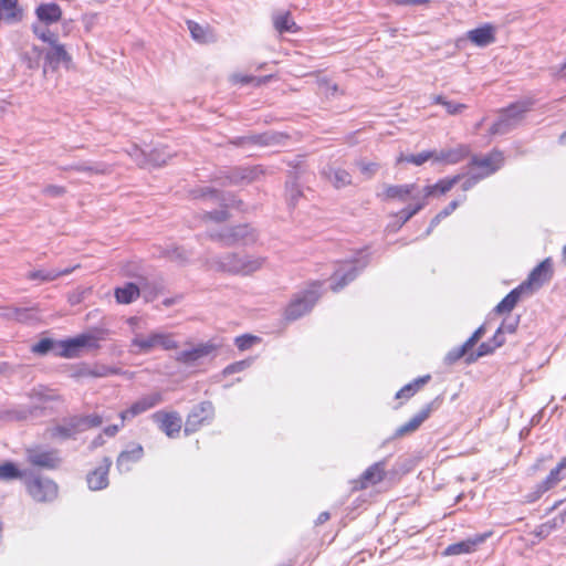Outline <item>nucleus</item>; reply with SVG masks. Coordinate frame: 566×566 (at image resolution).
Listing matches in <instances>:
<instances>
[{"mask_svg":"<svg viewBox=\"0 0 566 566\" xmlns=\"http://www.w3.org/2000/svg\"><path fill=\"white\" fill-rule=\"evenodd\" d=\"M357 166L360 172L368 179L371 178L379 168V165L377 163L358 161Z\"/></svg>","mask_w":566,"mask_h":566,"instance_id":"nucleus-59","label":"nucleus"},{"mask_svg":"<svg viewBox=\"0 0 566 566\" xmlns=\"http://www.w3.org/2000/svg\"><path fill=\"white\" fill-rule=\"evenodd\" d=\"M462 177H463V175H455L452 177H447V178L440 179L434 185H429V186L423 187L422 190H420L421 199H423L426 201L431 196L447 193L462 179Z\"/></svg>","mask_w":566,"mask_h":566,"instance_id":"nucleus-27","label":"nucleus"},{"mask_svg":"<svg viewBox=\"0 0 566 566\" xmlns=\"http://www.w3.org/2000/svg\"><path fill=\"white\" fill-rule=\"evenodd\" d=\"M531 102H516L503 108L499 119L490 127L492 135H505L513 130L523 119V115L530 111Z\"/></svg>","mask_w":566,"mask_h":566,"instance_id":"nucleus-4","label":"nucleus"},{"mask_svg":"<svg viewBox=\"0 0 566 566\" xmlns=\"http://www.w3.org/2000/svg\"><path fill=\"white\" fill-rule=\"evenodd\" d=\"M503 156L501 151L494 150L491 154L479 157L476 155L472 156L470 166H474L481 168L482 171L478 172L479 175H485L489 177L494 174L502 165Z\"/></svg>","mask_w":566,"mask_h":566,"instance_id":"nucleus-20","label":"nucleus"},{"mask_svg":"<svg viewBox=\"0 0 566 566\" xmlns=\"http://www.w3.org/2000/svg\"><path fill=\"white\" fill-rule=\"evenodd\" d=\"M468 39L480 48H485L495 42V28L486 23L467 33Z\"/></svg>","mask_w":566,"mask_h":566,"instance_id":"nucleus-28","label":"nucleus"},{"mask_svg":"<svg viewBox=\"0 0 566 566\" xmlns=\"http://www.w3.org/2000/svg\"><path fill=\"white\" fill-rule=\"evenodd\" d=\"M427 205V201L423 199H419L418 202L413 206H408L401 209L397 213V218L399 219V226L401 227L406 222H408L415 214H417L420 210H422Z\"/></svg>","mask_w":566,"mask_h":566,"instance_id":"nucleus-43","label":"nucleus"},{"mask_svg":"<svg viewBox=\"0 0 566 566\" xmlns=\"http://www.w3.org/2000/svg\"><path fill=\"white\" fill-rule=\"evenodd\" d=\"M128 154L139 167H148V153L144 151L143 149L135 145L132 147Z\"/></svg>","mask_w":566,"mask_h":566,"instance_id":"nucleus-52","label":"nucleus"},{"mask_svg":"<svg viewBox=\"0 0 566 566\" xmlns=\"http://www.w3.org/2000/svg\"><path fill=\"white\" fill-rule=\"evenodd\" d=\"M367 265L366 260H352L345 261L340 264V266L334 272L332 280L333 284L331 285L334 292H338L344 289L349 282L355 280L357 274Z\"/></svg>","mask_w":566,"mask_h":566,"instance_id":"nucleus-11","label":"nucleus"},{"mask_svg":"<svg viewBox=\"0 0 566 566\" xmlns=\"http://www.w3.org/2000/svg\"><path fill=\"white\" fill-rule=\"evenodd\" d=\"M470 349L471 348L467 347V344L463 343L460 347L451 349L446 355L444 360H446L447 364L452 365L455 361H458L460 358L464 357Z\"/></svg>","mask_w":566,"mask_h":566,"instance_id":"nucleus-54","label":"nucleus"},{"mask_svg":"<svg viewBox=\"0 0 566 566\" xmlns=\"http://www.w3.org/2000/svg\"><path fill=\"white\" fill-rule=\"evenodd\" d=\"M264 262L265 259L261 256L227 253L224 255L209 258L206 264L209 269L214 271L248 275L260 270Z\"/></svg>","mask_w":566,"mask_h":566,"instance_id":"nucleus-2","label":"nucleus"},{"mask_svg":"<svg viewBox=\"0 0 566 566\" xmlns=\"http://www.w3.org/2000/svg\"><path fill=\"white\" fill-rule=\"evenodd\" d=\"M2 315L8 319H14L19 323H28L34 318L31 308L18 306L7 307Z\"/></svg>","mask_w":566,"mask_h":566,"instance_id":"nucleus-40","label":"nucleus"},{"mask_svg":"<svg viewBox=\"0 0 566 566\" xmlns=\"http://www.w3.org/2000/svg\"><path fill=\"white\" fill-rule=\"evenodd\" d=\"M524 294H527V292L520 284L506 294V296L495 306L494 312L497 314L510 313Z\"/></svg>","mask_w":566,"mask_h":566,"instance_id":"nucleus-34","label":"nucleus"},{"mask_svg":"<svg viewBox=\"0 0 566 566\" xmlns=\"http://www.w3.org/2000/svg\"><path fill=\"white\" fill-rule=\"evenodd\" d=\"M106 336L107 331L105 328H93L88 333H82L62 340L45 337L33 344L31 352L40 356L52 353L56 357L76 358L80 357L84 348L99 349V342L106 339Z\"/></svg>","mask_w":566,"mask_h":566,"instance_id":"nucleus-1","label":"nucleus"},{"mask_svg":"<svg viewBox=\"0 0 566 566\" xmlns=\"http://www.w3.org/2000/svg\"><path fill=\"white\" fill-rule=\"evenodd\" d=\"M187 24L193 40L200 43H206L208 41L207 32L203 27L191 20H189Z\"/></svg>","mask_w":566,"mask_h":566,"instance_id":"nucleus-50","label":"nucleus"},{"mask_svg":"<svg viewBox=\"0 0 566 566\" xmlns=\"http://www.w3.org/2000/svg\"><path fill=\"white\" fill-rule=\"evenodd\" d=\"M132 347L138 348V353L148 354L154 348H163L165 350L178 348V343L174 335L167 333H150L147 336L136 335L132 339Z\"/></svg>","mask_w":566,"mask_h":566,"instance_id":"nucleus-8","label":"nucleus"},{"mask_svg":"<svg viewBox=\"0 0 566 566\" xmlns=\"http://www.w3.org/2000/svg\"><path fill=\"white\" fill-rule=\"evenodd\" d=\"M251 363H252L251 359H243V360L232 363V364L228 365L222 370V374L224 376H229V375H233L237 373H241V371L245 370L247 368H249L251 366Z\"/></svg>","mask_w":566,"mask_h":566,"instance_id":"nucleus-55","label":"nucleus"},{"mask_svg":"<svg viewBox=\"0 0 566 566\" xmlns=\"http://www.w3.org/2000/svg\"><path fill=\"white\" fill-rule=\"evenodd\" d=\"M264 175L261 165L238 166L220 171L218 179L221 186H237L242 184H251Z\"/></svg>","mask_w":566,"mask_h":566,"instance_id":"nucleus-7","label":"nucleus"},{"mask_svg":"<svg viewBox=\"0 0 566 566\" xmlns=\"http://www.w3.org/2000/svg\"><path fill=\"white\" fill-rule=\"evenodd\" d=\"M491 535V532L483 533V534H475L472 537H469L464 541L450 544L444 551V556H455V555H462V554H470L473 553L476 547L484 543Z\"/></svg>","mask_w":566,"mask_h":566,"instance_id":"nucleus-16","label":"nucleus"},{"mask_svg":"<svg viewBox=\"0 0 566 566\" xmlns=\"http://www.w3.org/2000/svg\"><path fill=\"white\" fill-rule=\"evenodd\" d=\"M484 333H485V327H484V325H481L472 334V336L464 342L467 344V347L472 348L479 342V339L484 335Z\"/></svg>","mask_w":566,"mask_h":566,"instance_id":"nucleus-63","label":"nucleus"},{"mask_svg":"<svg viewBox=\"0 0 566 566\" xmlns=\"http://www.w3.org/2000/svg\"><path fill=\"white\" fill-rule=\"evenodd\" d=\"M73 269L66 268L63 270L51 269V270H34L28 273V279L32 281H41V282H50L55 279L67 275L72 272Z\"/></svg>","mask_w":566,"mask_h":566,"instance_id":"nucleus-36","label":"nucleus"},{"mask_svg":"<svg viewBox=\"0 0 566 566\" xmlns=\"http://www.w3.org/2000/svg\"><path fill=\"white\" fill-rule=\"evenodd\" d=\"M35 14L41 22L52 24L61 20L62 10L57 3H42L36 8Z\"/></svg>","mask_w":566,"mask_h":566,"instance_id":"nucleus-33","label":"nucleus"},{"mask_svg":"<svg viewBox=\"0 0 566 566\" xmlns=\"http://www.w3.org/2000/svg\"><path fill=\"white\" fill-rule=\"evenodd\" d=\"M520 323V316H510L503 319L502 324L500 325V329L509 334L515 333L517 326Z\"/></svg>","mask_w":566,"mask_h":566,"instance_id":"nucleus-58","label":"nucleus"},{"mask_svg":"<svg viewBox=\"0 0 566 566\" xmlns=\"http://www.w3.org/2000/svg\"><path fill=\"white\" fill-rule=\"evenodd\" d=\"M495 349L496 348L493 347L492 342H490V340L483 342L478 347L476 354H470L469 356H467L465 361L467 363H472V361H474L479 357L492 354Z\"/></svg>","mask_w":566,"mask_h":566,"instance_id":"nucleus-53","label":"nucleus"},{"mask_svg":"<svg viewBox=\"0 0 566 566\" xmlns=\"http://www.w3.org/2000/svg\"><path fill=\"white\" fill-rule=\"evenodd\" d=\"M66 169L75 170L80 172H87L90 175L93 174H104L106 170L105 165H88V164H77V165H71Z\"/></svg>","mask_w":566,"mask_h":566,"instance_id":"nucleus-49","label":"nucleus"},{"mask_svg":"<svg viewBox=\"0 0 566 566\" xmlns=\"http://www.w3.org/2000/svg\"><path fill=\"white\" fill-rule=\"evenodd\" d=\"M485 175H479L478 172L472 174L470 177H468L463 184H462V190L468 191L471 188H473L480 180L484 179Z\"/></svg>","mask_w":566,"mask_h":566,"instance_id":"nucleus-62","label":"nucleus"},{"mask_svg":"<svg viewBox=\"0 0 566 566\" xmlns=\"http://www.w3.org/2000/svg\"><path fill=\"white\" fill-rule=\"evenodd\" d=\"M151 419L169 438H175L180 432L182 420L177 411L159 410L151 415Z\"/></svg>","mask_w":566,"mask_h":566,"instance_id":"nucleus-15","label":"nucleus"},{"mask_svg":"<svg viewBox=\"0 0 566 566\" xmlns=\"http://www.w3.org/2000/svg\"><path fill=\"white\" fill-rule=\"evenodd\" d=\"M210 238L228 247L235 244L248 245L256 241L258 234L249 224H239L227 228L220 232L210 233Z\"/></svg>","mask_w":566,"mask_h":566,"instance_id":"nucleus-6","label":"nucleus"},{"mask_svg":"<svg viewBox=\"0 0 566 566\" xmlns=\"http://www.w3.org/2000/svg\"><path fill=\"white\" fill-rule=\"evenodd\" d=\"M144 455V448L139 443H132L122 451L116 460V468L120 473L130 471L132 464L138 462Z\"/></svg>","mask_w":566,"mask_h":566,"instance_id":"nucleus-22","label":"nucleus"},{"mask_svg":"<svg viewBox=\"0 0 566 566\" xmlns=\"http://www.w3.org/2000/svg\"><path fill=\"white\" fill-rule=\"evenodd\" d=\"M205 217L216 222H223L228 220L230 216L227 209H221L206 212Z\"/></svg>","mask_w":566,"mask_h":566,"instance_id":"nucleus-61","label":"nucleus"},{"mask_svg":"<svg viewBox=\"0 0 566 566\" xmlns=\"http://www.w3.org/2000/svg\"><path fill=\"white\" fill-rule=\"evenodd\" d=\"M217 349V346L212 343L199 344L191 349L181 350L177 353L176 360L181 364L190 365L196 363L197 360L209 356Z\"/></svg>","mask_w":566,"mask_h":566,"instance_id":"nucleus-23","label":"nucleus"},{"mask_svg":"<svg viewBox=\"0 0 566 566\" xmlns=\"http://www.w3.org/2000/svg\"><path fill=\"white\" fill-rule=\"evenodd\" d=\"M191 195L195 199L210 198V199L219 200L221 193L217 189H213L210 187H201V188L192 190Z\"/></svg>","mask_w":566,"mask_h":566,"instance_id":"nucleus-51","label":"nucleus"},{"mask_svg":"<svg viewBox=\"0 0 566 566\" xmlns=\"http://www.w3.org/2000/svg\"><path fill=\"white\" fill-rule=\"evenodd\" d=\"M24 484L30 496L36 502H49L56 497L57 485L50 479L33 473L25 475Z\"/></svg>","mask_w":566,"mask_h":566,"instance_id":"nucleus-9","label":"nucleus"},{"mask_svg":"<svg viewBox=\"0 0 566 566\" xmlns=\"http://www.w3.org/2000/svg\"><path fill=\"white\" fill-rule=\"evenodd\" d=\"M66 192L65 187L57 185H48L42 189V193L51 198H60Z\"/></svg>","mask_w":566,"mask_h":566,"instance_id":"nucleus-60","label":"nucleus"},{"mask_svg":"<svg viewBox=\"0 0 566 566\" xmlns=\"http://www.w3.org/2000/svg\"><path fill=\"white\" fill-rule=\"evenodd\" d=\"M139 294V287L133 282H127L123 286L116 287L114 291L116 302L119 304H130Z\"/></svg>","mask_w":566,"mask_h":566,"instance_id":"nucleus-35","label":"nucleus"},{"mask_svg":"<svg viewBox=\"0 0 566 566\" xmlns=\"http://www.w3.org/2000/svg\"><path fill=\"white\" fill-rule=\"evenodd\" d=\"M285 195H286V200H287L289 206L295 207L298 199L303 196V192H302L298 184L294 180L291 182H286Z\"/></svg>","mask_w":566,"mask_h":566,"instance_id":"nucleus-45","label":"nucleus"},{"mask_svg":"<svg viewBox=\"0 0 566 566\" xmlns=\"http://www.w3.org/2000/svg\"><path fill=\"white\" fill-rule=\"evenodd\" d=\"M566 475V455L552 469L548 475L538 484V493H545L546 491L556 486Z\"/></svg>","mask_w":566,"mask_h":566,"instance_id":"nucleus-29","label":"nucleus"},{"mask_svg":"<svg viewBox=\"0 0 566 566\" xmlns=\"http://www.w3.org/2000/svg\"><path fill=\"white\" fill-rule=\"evenodd\" d=\"M44 415V408L40 406H19L12 409L1 410L0 420H27Z\"/></svg>","mask_w":566,"mask_h":566,"instance_id":"nucleus-21","label":"nucleus"},{"mask_svg":"<svg viewBox=\"0 0 566 566\" xmlns=\"http://www.w3.org/2000/svg\"><path fill=\"white\" fill-rule=\"evenodd\" d=\"M273 23H274V28L280 33H284V32L296 33L298 31V27L292 20L290 12H284V13L275 15L273 19Z\"/></svg>","mask_w":566,"mask_h":566,"instance_id":"nucleus-39","label":"nucleus"},{"mask_svg":"<svg viewBox=\"0 0 566 566\" xmlns=\"http://www.w3.org/2000/svg\"><path fill=\"white\" fill-rule=\"evenodd\" d=\"M120 369L112 366L106 365H95L91 366V375L95 378H103L108 377L112 375H119Z\"/></svg>","mask_w":566,"mask_h":566,"instance_id":"nucleus-48","label":"nucleus"},{"mask_svg":"<svg viewBox=\"0 0 566 566\" xmlns=\"http://www.w3.org/2000/svg\"><path fill=\"white\" fill-rule=\"evenodd\" d=\"M112 460L108 457L103 458L102 464L86 475V482L92 491H99L108 486V472Z\"/></svg>","mask_w":566,"mask_h":566,"instance_id":"nucleus-19","label":"nucleus"},{"mask_svg":"<svg viewBox=\"0 0 566 566\" xmlns=\"http://www.w3.org/2000/svg\"><path fill=\"white\" fill-rule=\"evenodd\" d=\"M434 103L444 106L450 115L459 114L465 108L464 104L448 101L446 97L441 95L434 97Z\"/></svg>","mask_w":566,"mask_h":566,"instance_id":"nucleus-47","label":"nucleus"},{"mask_svg":"<svg viewBox=\"0 0 566 566\" xmlns=\"http://www.w3.org/2000/svg\"><path fill=\"white\" fill-rule=\"evenodd\" d=\"M385 467L386 462L379 461L367 468L366 471L361 474L360 488L366 489L382 481L385 476Z\"/></svg>","mask_w":566,"mask_h":566,"instance_id":"nucleus-30","label":"nucleus"},{"mask_svg":"<svg viewBox=\"0 0 566 566\" xmlns=\"http://www.w3.org/2000/svg\"><path fill=\"white\" fill-rule=\"evenodd\" d=\"M74 377H92L91 375V366L86 364H81L76 367L73 373Z\"/></svg>","mask_w":566,"mask_h":566,"instance_id":"nucleus-64","label":"nucleus"},{"mask_svg":"<svg viewBox=\"0 0 566 566\" xmlns=\"http://www.w3.org/2000/svg\"><path fill=\"white\" fill-rule=\"evenodd\" d=\"M440 397L424 405L409 421L398 427L394 438H401L417 431L420 426L430 417V415L440 407Z\"/></svg>","mask_w":566,"mask_h":566,"instance_id":"nucleus-12","label":"nucleus"},{"mask_svg":"<svg viewBox=\"0 0 566 566\" xmlns=\"http://www.w3.org/2000/svg\"><path fill=\"white\" fill-rule=\"evenodd\" d=\"M470 149L465 145H459L455 148L441 150L440 153H436L434 161L437 163H446L449 165H454L460 163L467 156H469Z\"/></svg>","mask_w":566,"mask_h":566,"instance_id":"nucleus-31","label":"nucleus"},{"mask_svg":"<svg viewBox=\"0 0 566 566\" xmlns=\"http://www.w3.org/2000/svg\"><path fill=\"white\" fill-rule=\"evenodd\" d=\"M172 157L168 147H155L148 153V167H161Z\"/></svg>","mask_w":566,"mask_h":566,"instance_id":"nucleus-38","label":"nucleus"},{"mask_svg":"<svg viewBox=\"0 0 566 566\" xmlns=\"http://www.w3.org/2000/svg\"><path fill=\"white\" fill-rule=\"evenodd\" d=\"M23 19V9L18 0H0V23L17 24Z\"/></svg>","mask_w":566,"mask_h":566,"instance_id":"nucleus-25","label":"nucleus"},{"mask_svg":"<svg viewBox=\"0 0 566 566\" xmlns=\"http://www.w3.org/2000/svg\"><path fill=\"white\" fill-rule=\"evenodd\" d=\"M319 286L321 283L316 282L310 290L296 294L285 308V318L289 321H295L308 313L319 298Z\"/></svg>","mask_w":566,"mask_h":566,"instance_id":"nucleus-5","label":"nucleus"},{"mask_svg":"<svg viewBox=\"0 0 566 566\" xmlns=\"http://www.w3.org/2000/svg\"><path fill=\"white\" fill-rule=\"evenodd\" d=\"M44 60L45 66H49L52 70H56L62 64L69 67L72 61L71 55L66 52L64 45L57 43V41L51 44L50 50L45 53Z\"/></svg>","mask_w":566,"mask_h":566,"instance_id":"nucleus-26","label":"nucleus"},{"mask_svg":"<svg viewBox=\"0 0 566 566\" xmlns=\"http://www.w3.org/2000/svg\"><path fill=\"white\" fill-rule=\"evenodd\" d=\"M258 340L259 337L245 334L235 337L234 344L240 350H247Z\"/></svg>","mask_w":566,"mask_h":566,"instance_id":"nucleus-56","label":"nucleus"},{"mask_svg":"<svg viewBox=\"0 0 566 566\" xmlns=\"http://www.w3.org/2000/svg\"><path fill=\"white\" fill-rule=\"evenodd\" d=\"M27 457L32 465L45 469H55L61 462L56 450L28 449Z\"/></svg>","mask_w":566,"mask_h":566,"instance_id":"nucleus-18","label":"nucleus"},{"mask_svg":"<svg viewBox=\"0 0 566 566\" xmlns=\"http://www.w3.org/2000/svg\"><path fill=\"white\" fill-rule=\"evenodd\" d=\"M322 175L337 189L352 184L350 174L342 168L327 167L322 170Z\"/></svg>","mask_w":566,"mask_h":566,"instance_id":"nucleus-32","label":"nucleus"},{"mask_svg":"<svg viewBox=\"0 0 566 566\" xmlns=\"http://www.w3.org/2000/svg\"><path fill=\"white\" fill-rule=\"evenodd\" d=\"M552 276L553 263L552 260L547 258L531 271L526 281H524L521 285L527 292V294H533L534 291L549 282Z\"/></svg>","mask_w":566,"mask_h":566,"instance_id":"nucleus-13","label":"nucleus"},{"mask_svg":"<svg viewBox=\"0 0 566 566\" xmlns=\"http://www.w3.org/2000/svg\"><path fill=\"white\" fill-rule=\"evenodd\" d=\"M163 401V395L160 392H153L150 395L144 396L134 402L128 409L120 412V418L123 421L127 419H132L154 407L159 405Z\"/></svg>","mask_w":566,"mask_h":566,"instance_id":"nucleus-17","label":"nucleus"},{"mask_svg":"<svg viewBox=\"0 0 566 566\" xmlns=\"http://www.w3.org/2000/svg\"><path fill=\"white\" fill-rule=\"evenodd\" d=\"M565 522H566V511L554 516L552 520H548L547 522L538 525L535 530V535L541 538H545L553 531H555L556 528L564 525Z\"/></svg>","mask_w":566,"mask_h":566,"instance_id":"nucleus-37","label":"nucleus"},{"mask_svg":"<svg viewBox=\"0 0 566 566\" xmlns=\"http://www.w3.org/2000/svg\"><path fill=\"white\" fill-rule=\"evenodd\" d=\"M430 375H426L415 379L410 384H407L396 394V398H410L419 390L421 386L426 385L430 380Z\"/></svg>","mask_w":566,"mask_h":566,"instance_id":"nucleus-42","label":"nucleus"},{"mask_svg":"<svg viewBox=\"0 0 566 566\" xmlns=\"http://www.w3.org/2000/svg\"><path fill=\"white\" fill-rule=\"evenodd\" d=\"M103 423L101 416L93 413L87 416H71L63 418L60 423L52 427L49 432L51 438L62 440L73 439L91 428L99 427Z\"/></svg>","mask_w":566,"mask_h":566,"instance_id":"nucleus-3","label":"nucleus"},{"mask_svg":"<svg viewBox=\"0 0 566 566\" xmlns=\"http://www.w3.org/2000/svg\"><path fill=\"white\" fill-rule=\"evenodd\" d=\"M164 255L170 261L185 263L189 259V253L181 247H172L164 251Z\"/></svg>","mask_w":566,"mask_h":566,"instance_id":"nucleus-46","label":"nucleus"},{"mask_svg":"<svg viewBox=\"0 0 566 566\" xmlns=\"http://www.w3.org/2000/svg\"><path fill=\"white\" fill-rule=\"evenodd\" d=\"M286 136L282 133L277 132H265L261 134H249L244 136H238L230 140V144H232L235 147H245V146H272L281 144V142Z\"/></svg>","mask_w":566,"mask_h":566,"instance_id":"nucleus-14","label":"nucleus"},{"mask_svg":"<svg viewBox=\"0 0 566 566\" xmlns=\"http://www.w3.org/2000/svg\"><path fill=\"white\" fill-rule=\"evenodd\" d=\"M32 29L34 34L43 42L52 44L53 42L57 41V36L48 29H42L39 25H33Z\"/></svg>","mask_w":566,"mask_h":566,"instance_id":"nucleus-57","label":"nucleus"},{"mask_svg":"<svg viewBox=\"0 0 566 566\" xmlns=\"http://www.w3.org/2000/svg\"><path fill=\"white\" fill-rule=\"evenodd\" d=\"M434 155H436V151H433V150H424V151H421L419 154H411V155L401 156L399 158V161H406V163H410V164H412L415 166H421L422 164H424L429 159H433L434 160Z\"/></svg>","mask_w":566,"mask_h":566,"instance_id":"nucleus-44","label":"nucleus"},{"mask_svg":"<svg viewBox=\"0 0 566 566\" xmlns=\"http://www.w3.org/2000/svg\"><path fill=\"white\" fill-rule=\"evenodd\" d=\"M214 417V407L211 401H201L196 405L187 416L185 422V434L197 432L202 426L209 424Z\"/></svg>","mask_w":566,"mask_h":566,"instance_id":"nucleus-10","label":"nucleus"},{"mask_svg":"<svg viewBox=\"0 0 566 566\" xmlns=\"http://www.w3.org/2000/svg\"><path fill=\"white\" fill-rule=\"evenodd\" d=\"M27 473L22 472L15 463L6 461L0 464V481H11L17 479H25Z\"/></svg>","mask_w":566,"mask_h":566,"instance_id":"nucleus-41","label":"nucleus"},{"mask_svg":"<svg viewBox=\"0 0 566 566\" xmlns=\"http://www.w3.org/2000/svg\"><path fill=\"white\" fill-rule=\"evenodd\" d=\"M384 195L386 199H398L400 201H405L409 197L413 200L421 199L420 190L416 184L387 186Z\"/></svg>","mask_w":566,"mask_h":566,"instance_id":"nucleus-24","label":"nucleus"}]
</instances>
